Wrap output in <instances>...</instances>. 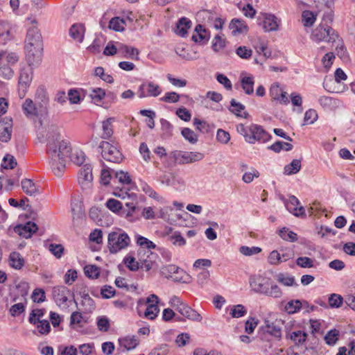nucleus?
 <instances>
[{
  "instance_id": "53",
  "label": "nucleus",
  "mask_w": 355,
  "mask_h": 355,
  "mask_svg": "<svg viewBox=\"0 0 355 355\" xmlns=\"http://www.w3.org/2000/svg\"><path fill=\"white\" fill-rule=\"evenodd\" d=\"M314 260L307 257H300L296 259V264L304 268H313Z\"/></svg>"
},
{
  "instance_id": "49",
  "label": "nucleus",
  "mask_w": 355,
  "mask_h": 355,
  "mask_svg": "<svg viewBox=\"0 0 355 355\" xmlns=\"http://www.w3.org/2000/svg\"><path fill=\"white\" fill-rule=\"evenodd\" d=\"M159 311V309L158 308L157 304H150L147 306L144 315L150 320H153L157 317Z\"/></svg>"
},
{
  "instance_id": "62",
  "label": "nucleus",
  "mask_w": 355,
  "mask_h": 355,
  "mask_svg": "<svg viewBox=\"0 0 355 355\" xmlns=\"http://www.w3.org/2000/svg\"><path fill=\"white\" fill-rule=\"evenodd\" d=\"M45 293L42 288H35L32 294V299L34 302L41 303L45 301Z\"/></svg>"
},
{
  "instance_id": "19",
  "label": "nucleus",
  "mask_w": 355,
  "mask_h": 355,
  "mask_svg": "<svg viewBox=\"0 0 355 355\" xmlns=\"http://www.w3.org/2000/svg\"><path fill=\"white\" fill-rule=\"evenodd\" d=\"M32 80L31 76L28 71L22 70L20 73L19 78V95L24 97L26 93V89L28 87Z\"/></svg>"
},
{
  "instance_id": "61",
  "label": "nucleus",
  "mask_w": 355,
  "mask_h": 355,
  "mask_svg": "<svg viewBox=\"0 0 355 355\" xmlns=\"http://www.w3.org/2000/svg\"><path fill=\"white\" fill-rule=\"evenodd\" d=\"M49 250L58 259L62 256L64 252V248L61 244L51 243L49 246Z\"/></svg>"
},
{
  "instance_id": "28",
  "label": "nucleus",
  "mask_w": 355,
  "mask_h": 355,
  "mask_svg": "<svg viewBox=\"0 0 355 355\" xmlns=\"http://www.w3.org/2000/svg\"><path fill=\"white\" fill-rule=\"evenodd\" d=\"M161 272L165 277L168 279L173 277V275L174 274L178 275L180 273L184 274L187 277H188V275H186L182 270H180L179 267L173 264L162 267L161 269Z\"/></svg>"
},
{
  "instance_id": "8",
  "label": "nucleus",
  "mask_w": 355,
  "mask_h": 355,
  "mask_svg": "<svg viewBox=\"0 0 355 355\" xmlns=\"http://www.w3.org/2000/svg\"><path fill=\"white\" fill-rule=\"evenodd\" d=\"M26 51V60L29 66H37L42 61L43 47H25Z\"/></svg>"
},
{
  "instance_id": "18",
  "label": "nucleus",
  "mask_w": 355,
  "mask_h": 355,
  "mask_svg": "<svg viewBox=\"0 0 355 355\" xmlns=\"http://www.w3.org/2000/svg\"><path fill=\"white\" fill-rule=\"evenodd\" d=\"M93 180L92 168L90 164H85L80 169L78 177V182L82 186L87 185Z\"/></svg>"
},
{
  "instance_id": "41",
  "label": "nucleus",
  "mask_w": 355,
  "mask_h": 355,
  "mask_svg": "<svg viewBox=\"0 0 355 355\" xmlns=\"http://www.w3.org/2000/svg\"><path fill=\"white\" fill-rule=\"evenodd\" d=\"M3 162L4 164H2L1 166L6 169H13L17 165L16 159L10 154H6L3 158Z\"/></svg>"
},
{
  "instance_id": "43",
  "label": "nucleus",
  "mask_w": 355,
  "mask_h": 355,
  "mask_svg": "<svg viewBox=\"0 0 355 355\" xmlns=\"http://www.w3.org/2000/svg\"><path fill=\"white\" fill-rule=\"evenodd\" d=\"M45 310L44 309H33L30 313L28 321L33 324H36L37 321L41 320L44 315Z\"/></svg>"
},
{
  "instance_id": "35",
  "label": "nucleus",
  "mask_w": 355,
  "mask_h": 355,
  "mask_svg": "<svg viewBox=\"0 0 355 355\" xmlns=\"http://www.w3.org/2000/svg\"><path fill=\"white\" fill-rule=\"evenodd\" d=\"M193 125L196 126L197 130L202 133L209 132L214 127V125H210L206 121L198 118H194Z\"/></svg>"
},
{
  "instance_id": "54",
  "label": "nucleus",
  "mask_w": 355,
  "mask_h": 355,
  "mask_svg": "<svg viewBox=\"0 0 355 355\" xmlns=\"http://www.w3.org/2000/svg\"><path fill=\"white\" fill-rule=\"evenodd\" d=\"M89 96L95 103H98L105 97V92L101 88L94 89Z\"/></svg>"
},
{
  "instance_id": "27",
  "label": "nucleus",
  "mask_w": 355,
  "mask_h": 355,
  "mask_svg": "<svg viewBox=\"0 0 355 355\" xmlns=\"http://www.w3.org/2000/svg\"><path fill=\"white\" fill-rule=\"evenodd\" d=\"M36 98L37 101H40L38 102V105L40 107V112H41V114H46L49 98L46 92L42 89H37L36 93Z\"/></svg>"
},
{
  "instance_id": "45",
  "label": "nucleus",
  "mask_w": 355,
  "mask_h": 355,
  "mask_svg": "<svg viewBox=\"0 0 355 355\" xmlns=\"http://www.w3.org/2000/svg\"><path fill=\"white\" fill-rule=\"evenodd\" d=\"M123 263L131 271H137L140 268V261H137L135 258L131 256H127L123 259Z\"/></svg>"
},
{
  "instance_id": "5",
  "label": "nucleus",
  "mask_w": 355,
  "mask_h": 355,
  "mask_svg": "<svg viewBox=\"0 0 355 355\" xmlns=\"http://www.w3.org/2000/svg\"><path fill=\"white\" fill-rule=\"evenodd\" d=\"M312 38L317 42H334L338 38V35L331 27L320 24L313 31Z\"/></svg>"
},
{
  "instance_id": "51",
  "label": "nucleus",
  "mask_w": 355,
  "mask_h": 355,
  "mask_svg": "<svg viewBox=\"0 0 355 355\" xmlns=\"http://www.w3.org/2000/svg\"><path fill=\"white\" fill-rule=\"evenodd\" d=\"M247 313V309L242 304H237L231 309L230 315L232 318H241Z\"/></svg>"
},
{
  "instance_id": "42",
  "label": "nucleus",
  "mask_w": 355,
  "mask_h": 355,
  "mask_svg": "<svg viewBox=\"0 0 355 355\" xmlns=\"http://www.w3.org/2000/svg\"><path fill=\"white\" fill-rule=\"evenodd\" d=\"M307 334L302 331H293L290 335V338L293 340L295 344H303L306 340Z\"/></svg>"
},
{
  "instance_id": "15",
  "label": "nucleus",
  "mask_w": 355,
  "mask_h": 355,
  "mask_svg": "<svg viewBox=\"0 0 355 355\" xmlns=\"http://www.w3.org/2000/svg\"><path fill=\"white\" fill-rule=\"evenodd\" d=\"M118 53L123 58H130L132 60H139V51L132 46H130L121 43L118 44Z\"/></svg>"
},
{
  "instance_id": "22",
  "label": "nucleus",
  "mask_w": 355,
  "mask_h": 355,
  "mask_svg": "<svg viewBox=\"0 0 355 355\" xmlns=\"http://www.w3.org/2000/svg\"><path fill=\"white\" fill-rule=\"evenodd\" d=\"M120 347H123L126 350L135 349L139 343V340L135 336H125L119 339Z\"/></svg>"
},
{
  "instance_id": "16",
  "label": "nucleus",
  "mask_w": 355,
  "mask_h": 355,
  "mask_svg": "<svg viewBox=\"0 0 355 355\" xmlns=\"http://www.w3.org/2000/svg\"><path fill=\"white\" fill-rule=\"evenodd\" d=\"M185 318L193 320L200 322L202 320L201 315L194 309H191L187 304H181L180 306L175 308Z\"/></svg>"
},
{
  "instance_id": "44",
  "label": "nucleus",
  "mask_w": 355,
  "mask_h": 355,
  "mask_svg": "<svg viewBox=\"0 0 355 355\" xmlns=\"http://www.w3.org/2000/svg\"><path fill=\"white\" fill-rule=\"evenodd\" d=\"M181 134L191 144H196L198 141V135L189 128H184L181 131Z\"/></svg>"
},
{
  "instance_id": "6",
  "label": "nucleus",
  "mask_w": 355,
  "mask_h": 355,
  "mask_svg": "<svg viewBox=\"0 0 355 355\" xmlns=\"http://www.w3.org/2000/svg\"><path fill=\"white\" fill-rule=\"evenodd\" d=\"M250 137L247 139V142L254 144L255 141L265 143L271 138V135L268 134L262 126L257 124L250 125Z\"/></svg>"
},
{
  "instance_id": "31",
  "label": "nucleus",
  "mask_w": 355,
  "mask_h": 355,
  "mask_svg": "<svg viewBox=\"0 0 355 355\" xmlns=\"http://www.w3.org/2000/svg\"><path fill=\"white\" fill-rule=\"evenodd\" d=\"M188 152H183L180 150H175L170 153V157L173 159L175 163L179 164H187Z\"/></svg>"
},
{
  "instance_id": "7",
  "label": "nucleus",
  "mask_w": 355,
  "mask_h": 355,
  "mask_svg": "<svg viewBox=\"0 0 355 355\" xmlns=\"http://www.w3.org/2000/svg\"><path fill=\"white\" fill-rule=\"evenodd\" d=\"M139 261H140V268H145L146 271L150 270L155 262L157 255L150 250L146 252L144 249L138 250Z\"/></svg>"
},
{
  "instance_id": "39",
  "label": "nucleus",
  "mask_w": 355,
  "mask_h": 355,
  "mask_svg": "<svg viewBox=\"0 0 355 355\" xmlns=\"http://www.w3.org/2000/svg\"><path fill=\"white\" fill-rule=\"evenodd\" d=\"M85 275L89 279H97L100 275V269L96 266L88 265L84 268Z\"/></svg>"
},
{
  "instance_id": "29",
  "label": "nucleus",
  "mask_w": 355,
  "mask_h": 355,
  "mask_svg": "<svg viewBox=\"0 0 355 355\" xmlns=\"http://www.w3.org/2000/svg\"><path fill=\"white\" fill-rule=\"evenodd\" d=\"M241 83L243 89L245 93L248 95L252 94L254 92V77L253 76H245L241 78Z\"/></svg>"
},
{
  "instance_id": "20",
  "label": "nucleus",
  "mask_w": 355,
  "mask_h": 355,
  "mask_svg": "<svg viewBox=\"0 0 355 355\" xmlns=\"http://www.w3.org/2000/svg\"><path fill=\"white\" fill-rule=\"evenodd\" d=\"M22 110L24 114L28 117L37 116L41 113L40 107H37L36 105L31 98H26L22 105Z\"/></svg>"
},
{
  "instance_id": "58",
  "label": "nucleus",
  "mask_w": 355,
  "mask_h": 355,
  "mask_svg": "<svg viewBox=\"0 0 355 355\" xmlns=\"http://www.w3.org/2000/svg\"><path fill=\"white\" fill-rule=\"evenodd\" d=\"M318 119L317 112L313 109H309L305 112L304 121L306 124H312Z\"/></svg>"
},
{
  "instance_id": "52",
  "label": "nucleus",
  "mask_w": 355,
  "mask_h": 355,
  "mask_svg": "<svg viewBox=\"0 0 355 355\" xmlns=\"http://www.w3.org/2000/svg\"><path fill=\"white\" fill-rule=\"evenodd\" d=\"M37 328L41 334L46 335L48 334L50 332L51 330V326L50 323L46 320H41L37 321Z\"/></svg>"
},
{
  "instance_id": "50",
  "label": "nucleus",
  "mask_w": 355,
  "mask_h": 355,
  "mask_svg": "<svg viewBox=\"0 0 355 355\" xmlns=\"http://www.w3.org/2000/svg\"><path fill=\"white\" fill-rule=\"evenodd\" d=\"M137 243L140 245L141 248H146L148 250L156 248V245L153 241L142 236H137Z\"/></svg>"
},
{
  "instance_id": "34",
  "label": "nucleus",
  "mask_w": 355,
  "mask_h": 355,
  "mask_svg": "<svg viewBox=\"0 0 355 355\" xmlns=\"http://www.w3.org/2000/svg\"><path fill=\"white\" fill-rule=\"evenodd\" d=\"M302 23L306 27H311L313 25L316 19V15L312 11L304 10L302 14Z\"/></svg>"
},
{
  "instance_id": "55",
  "label": "nucleus",
  "mask_w": 355,
  "mask_h": 355,
  "mask_svg": "<svg viewBox=\"0 0 355 355\" xmlns=\"http://www.w3.org/2000/svg\"><path fill=\"white\" fill-rule=\"evenodd\" d=\"M168 240L177 246H183L186 243L185 239L179 232H175L173 235L168 237Z\"/></svg>"
},
{
  "instance_id": "38",
  "label": "nucleus",
  "mask_w": 355,
  "mask_h": 355,
  "mask_svg": "<svg viewBox=\"0 0 355 355\" xmlns=\"http://www.w3.org/2000/svg\"><path fill=\"white\" fill-rule=\"evenodd\" d=\"M125 21L118 17L112 18L109 23V28L119 32L124 30Z\"/></svg>"
},
{
  "instance_id": "3",
  "label": "nucleus",
  "mask_w": 355,
  "mask_h": 355,
  "mask_svg": "<svg viewBox=\"0 0 355 355\" xmlns=\"http://www.w3.org/2000/svg\"><path fill=\"white\" fill-rule=\"evenodd\" d=\"M130 243L129 236L125 233L112 232L108 234L107 248L112 254H115L127 248Z\"/></svg>"
},
{
  "instance_id": "56",
  "label": "nucleus",
  "mask_w": 355,
  "mask_h": 355,
  "mask_svg": "<svg viewBox=\"0 0 355 355\" xmlns=\"http://www.w3.org/2000/svg\"><path fill=\"white\" fill-rule=\"evenodd\" d=\"M230 107H231L230 108V111L231 112L238 116H242L239 112L245 109V106L243 104L236 102L234 98H232L230 101Z\"/></svg>"
},
{
  "instance_id": "57",
  "label": "nucleus",
  "mask_w": 355,
  "mask_h": 355,
  "mask_svg": "<svg viewBox=\"0 0 355 355\" xmlns=\"http://www.w3.org/2000/svg\"><path fill=\"white\" fill-rule=\"evenodd\" d=\"M261 251V249L259 247H248L243 245L240 247L239 252L245 256H251L257 254Z\"/></svg>"
},
{
  "instance_id": "25",
  "label": "nucleus",
  "mask_w": 355,
  "mask_h": 355,
  "mask_svg": "<svg viewBox=\"0 0 355 355\" xmlns=\"http://www.w3.org/2000/svg\"><path fill=\"white\" fill-rule=\"evenodd\" d=\"M24 259L18 252H12L9 256V264L10 266L16 269L20 270L24 266Z\"/></svg>"
},
{
  "instance_id": "60",
  "label": "nucleus",
  "mask_w": 355,
  "mask_h": 355,
  "mask_svg": "<svg viewBox=\"0 0 355 355\" xmlns=\"http://www.w3.org/2000/svg\"><path fill=\"white\" fill-rule=\"evenodd\" d=\"M68 96L69 102L71 104L79 103L82 99L80 97V91L77 89H69L68 92Z\"/></svg>"
},
{
  "instance_id": "12",
  "label": "nucleus",
  "mask_w": 355,
  "mask_h": 355,
  "mask_svg": "<svg viewBox=\"0 0 355 355\" xmlns=\"http://www.w3.org/2000/svg\"><path fill=\"white\" fill-rule=\"evenodd\" d=\"M263 20L261 21V19L259 18V24L262 25L263 28L266 32L275 31L278 29L279 24L277 18L271 14L263 13Z\"/></svg>"
},
{
  "instance_id": "64",
  "label": "nucleus",
  "mask_w": 355,
  "mask_h": 355,
  "mask_svg": "<svg viewBox=\"0 0 355 355\" xmlns=\"http://www.w3.org/2000/svg\"><path fill=\"white\" fill-rule=\"evenodd\" d=\"M89 240L95 242L97 244L102 243L103 242V232L101 230L95 229L92 232L89 236Z\"/></svg>"
},
{
  "instance_id": "4",
  "label": "nucleus",
  "mask_w": 355,
  "mask_h": 355,
  "mask_svg": "<svg viewBox=\"0 0 355 355\" xmlns=\"http://www.w3.org/2000/svg\"><path fill=\"white\" fill-rule=\"evenodd\" d=\"M98 148L101 149V155L107 162L119 164L123 159L121 151L107 141H101Z\"/></svg>"
},
{
  "instance_id": "24",
  "label": "nucleus",
  "mask_w": 355,
  "mask_h": 355,
  "mask_svg": "<svg viewBox=\"0 0 355 355\" xmlns=\"http://www.w3.org/2000/svg\"><path fill=\"white\" fill-rule=\"evenodd\" d=\"M85 31V27L82 24H74L69 29V35L73 39L82 42Z\"/></svg>"
},
{
  "instance_id": "10",
  "label": "nucleus",
  "mask_w": 355,
  "mask_h": 355,
  "mask_svg": "<svg viewBox=\"0 0 355 355\" xmlns=\"http://www.w3.org/2000/svg\"><path fill=\"white\" fill-rule=\"evenodd\" d=\"M31 46V47H43L42 35L36 27H32L27 31L26 38V46Z\"/></svg>"
},
{
  "instance_id": "30",
  "label": "nucleus",
  "mask_w": 355,
  "mask_h": 355,
  "mask_svg": "<svg viewBox=\"0 0 355 355\" xmlns=\"http://www.w3.org/2000/svg\"><path fill=\"white\" fill-rule=\"evenodd\" d=\"M161 130H162V137L163 139H168L173 136V126L172 124L164 119L160 120Z\"/></svg>"
},
{
  "instance_id": "13",
  "label": "nucleus",
  "mask_w": 355,
  "mask_h": 355,
  "mask_svg": "<svg viewBox=\"0 0 355 355\" xmlns=\"http://www.w3.org/2000/svg\"><path fill=\"white\" fill-rule=\"evenodd\" d=\"M70 291L64 286H55L52 291V295L56 304L59 306L65 304L68 300V295Z\"/></svg>"
},
{
  "instance_id": "2",
  "label": "nucleus",
  "mask_w": 355,
  "mask_h": 355,
  "mask_svg": "<svg viewBox=\"0 0 355 355\" xmlns=\"http://www.w3.org/2000/svg\"><path fill=\"white\" fill-rule=\"evenodd\" d=\"M250 286L255 293L273 298H280L283 295L282 289L277 284L272 282L269 278L261 275L250 277Z\"/></svg>"
},
{
  "instance_id": "46",
  "label": "nucleus",
  "mask_w": 355,
  "mask_h": 355,
  "mask_svg": "<svg viewBox=\"0 0 355 355\" xmlns=\"http://www.w3.org/2000/svg\"><path fill=\"white\" fill-rule=\"evenodd\" d=\"M277 280L280 284L286 286H291L293 285H297L295 282V278L293 276H286L284 273H279L277 276Z\"/></svg>"
},
{
  "instance_id": "26",
  "label": "nucleus",
  "mask_w": 355,
  "mask_h": 355,
  "mask_svg": "<svg viewBox=\"0 0 355 355\" xmlns=\"http://www.w3.org/2000/svg\"><path fill=\"white\" fill-rule=\"evenodd\" d=\"M4 53H0V76L5 79H10L14 74L10 65L4 63Z\"/></svg>"
},
{
  "instance_id": "1",
  "label": "nucleus",
  "mask_w": 355,
  "mask_h": 355,
  "mask_svg": "<svg viewBox=\"0 0 355 355\" xmlns=\"http://www.w3.org/2000/svg\"><path fill=\"white\" fill-rule=\"evenodd\" d=\"M46 137V153L51 159V169L55 175L61 176L65 168L66 157L71 150L70 143L61 139L56 127H51Z\"/></svg>"
},
{
  "instance_id": "21",
  "label": "nucleus",
  "mask_w": 355,
  "mask_h": 355,
  "mask_svg": "<svg viewBox=\"0 0 355 355\" xmlns=\"http://www.w3.org/2000/svg\"><path fill=\"white\" fill-rule=\"evenodd\" d=\"M22 189L28 196H36L40 193L39 187L31 179H24L21 182Z\"/></svg>"
},
{
  "instance_id": "36",
  "label": "nucleus",
  "mask_w": 355,
  "mask_h": 355,
  "mask_svg": "<svg viewBox=\"0 0 355 355\" xmlns=\"http://www.w3.org/2000/svg\"><path fill=\"white\" fill-rule=\"evenodd\" d=\"M265 331L275 338H280L282 337V329L276 322L267 324Z\"/></svg>"
},
{
  "instance_id": "37",
  "label": "nucleus",
  "mask_w": 355,
  "mask_h": 355,
  "mask_svg": "<svg viewBox=\"0 0 355 355\" xmlns=\"http://www.w3.org/2000/svg\"><path fill=\"white\" fill-rule=\"evenodd\" d=\"M279 236L287 241L295 242L297 240V235L293 231H288L286 227H283L279 231Z\"/></svg>"
},
{
  "instance_id": "32",
  "label": "nucleus",
  "mask_w": 355,
  "mask_h": 355,
  "mask_svg": "<svg viewBox=\"0 0 355 355\" xmlns=\"http://www.w3.org/2000/svg\"><path fill=\"white\" fill-rule=\"evenodd\" d=\"M114 120V118L110 117L103 121V132L101 135L102 139H108L112 137L113 134L112 123Z\"/></svg>"
},
{
  "instance_id": "33",
  "label": "nucleus",
  "mask_w": 355,
  "mask_h": 355,
  "mask_svg": "<svg viewBox=\"0 0 355 355\" xmlns=\"http://www.w3.org/2000/svg\"><path fill=\"white\" fill-rule=\"evenodd\" d=\"M301 168V160L295 159L284 167V173L290 175L296 174Z\"/></svg>"
},
{
  "instance_id": "48",
  "label": "nucleus",
  "mask_w": 355,
  "mask_h": 355,
  "mask_svg": "<svg viewBox=\"0 0 355 355\" xmlns=\"http://www.w3.org/2000/svg\"><path fill=\"white\" fill-rule=\"evenodd\" d=\"M343 303V297L338 294L333 293L329 297V304L331 308H339Z\"/></svg>"
},
{
  "instance_id": "47",
  "label": "nucleus",
  "mask_w": 355,
  "mask_h": 355,
  "mask_svg": "<svg viewBox=\"0 0 355 355\" xmlns=\"http://www.w3.org/2000/svg\"><path fill=\"white\" fill-rule=\"evenodd\" d=\"M106 207L112 212L119 214L123 208L121 202L114 198H110L107 201Z\"/></svg>"
},
{
  "instance_id": "14",
  "label": "nucleus",
  "mask_w": 355,
  "mask_h": 355,
  "mask_svg": "<svg viewBox=\"0 0 355 355\" xmlns=\"http://www.w3.org/2000/svg\"><path fill=\"white\" fill-rule=\"evenodd\" d=\"M15 230L21 236L29 239L37 231L38 227L35 223L28 221L25 225H17Z\"/></svg>"
},
{
  "instance_id": "40",
  "label": "nucleus",
  "mask_w": 355,
  "mask_h": 355,
  "mask_svg": "<svg viewBox=\"0 0 355 355\" xmlns=\"http://www.w3.org/2000/svg\"><path fill=\"white\" fill-rule=\"evenodd\" d=\"M339 331L334 329L327 332L324 336V340L329 345H334L338 340Z\"/></svg>"
},
{
  "instance_id": "59",
  "label": "nucleus",
  "mask_w": 355,
  "mask_h": 355,
  "mask_svg": "<svg viewBox=\"0 0 355 355\" xmlns=\"http://www.w3.org/2000/svg\"><path fill=\"white\" fill-rule=\"evenodd\" d=\"M302 308V302L299 300H291L286 305V309L288 313H295Z\"/></svg>"
},
{
  "instance_id": "17",
  "label": "nucleus",
  "mask_w": 355,
  "mask_h": 355,
  "mask_svg": "<svg viewBox=\"0 0 355 355\" xmlns=\"http://www.w3.org/2000/svg\"><path fill=\"white\" fill-rule=\"evenodd\" d=\"M229 28L232 31V34L234 36L242 33H247L248 31V26L245 22L243 20L236 18H234L231 21L229 24Z\"/></svg>"
},
{
  "instance_id": "23",
  "label": "nucleus",
  "mask_w": 355,
  "mask_h": 355,
  "mask_svg": "<svg viewBox=\"0 0 355 355\" xmlns=\"http://www.w3.org/2000/svg\"><path fill=\"white\" fill-rule=\"evenodd\" d=\"M191 21L187 17L180 18L176 24L175 33L180 36L184 37L187 34V31L191 28Z\"/></svg>"
},
{
  "instance_id": "11",
  "label": "nucleus",
  "mask_w": 355,
  "mask_h": 355,
  "mask_svg": "<svg viewBox=\"0 0 355 355\" xmlns=\"http://www.w3.org/2000/svg\"><path fill=\"white\" fill-rule=\"evenodd\" d=\"M161 89L158 85L152 82L146 84H141L139 88V96L142 98L147 96H157L161 94Z\"/></svg>"
},
{
  "instance_id": "9",
  "label": "nucleus",
  "mask_w": 355,
  "mask_h": 355,
  "mask_svg": "<svg viewBox=\"0 0 355 355\" xmlns=\"http://www.w3.org/2000/svg\"><path fill=\"white\" fill-rule=\"evenodd\" d=\"M12 130V120L11 118L4 117L0 119V141L8 142L11 139Z\"/></svg>"
},
{
  "instance_id": "63",
  "label": "nucleus",
  "mask_w": 355,
  "mask_h": 355,
  "mask_svg": "<svg viewBox=\"0 0 355 355\" xmlns=\"http://www.w3.org/2000/svg\"><path fill=\"white\" fill-rule=\"evenodd\" d=\"M225 46V40L222 38V37L220 36L219 35H216L212 44L213 50L217 52L220 49H223Z\"/></svg>"
}]
</instances>
